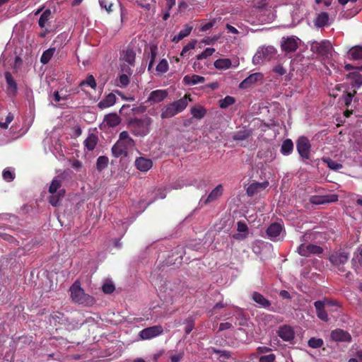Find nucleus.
I'll return each mask as SVG.
<instances>
[{"instance_id": "obj_29", "label": "nucleus", "mask_w": 362, "mask_h": 362, "mask_svg": "<svg viewBox=\"0 0 362 362\" xmlns=\"http://www.w3.org/2000/svg\"><path fill=\"white\" fill-rule=\"evenodd\" d=\"M329 15L326 12L320 13L314 21L315 25L317 28H322L328 25Z\"/></svg>"}, {"instance_id": "obj_34", "label": "nucleus", "mask_w": 362, "mask_h": 362, "mask_svg": "<svg viewBox=\"0 0 362 362\" xmlns=\"http://www.w3.org/2000/svg\"><path fill=\"white\" fill-rule=\"evenodd\" d=\"M293 150V144L291 139H286L284 140L282 143L281 147V153L283 155L287 156L292 153Z\"/></svg>"}, {"instance_id": "obj_53", "label": "nucleus", "mask_w": 362, "mask_h": 362, "mask_svg": "<svg viewBox=\"0 0 362 362\" xmlns=\"http://www.w3.org/2000/svg\"><path fill=\"white\" fill-rule=\"evenodd\" d=\"M136 3L141 8L149 11L151 5L154 1L153 0H135Z\"/></svg>"}, {"instance_id": "obj_25", "label": "nucleus", "mask_w": 362, "mask_h": 362, "mask_svg": "<svg viewBox=\"0 0 362 362\" xmlns=\"http://www.w3.org/2000/svg\"><path fill=\"white\" fill-rule=\"evenodd\" d=\"M252 299L258 304L260 308H267L271 306V302L267 299L262 294L258 292H253Z\"/></svg>"}, {"instance_id": "obj_14", "label": "nucleus", "mask_w": 362, "mask_h": 362, "mask_svg": "<svg viewBox=\"0 0 362 362\" xmlns=\"http://www.w3.org/2000/svg\"><path fill=\"white\" fill-rule=\"evenodd\" d=\"M278 336L284 341H291L295 338V332L293 328L288 325H284L279 327L277 330Z\"/></svg>"}, {"instance_id": "obj_50", "label": "nucleus", "mask_w": 362, "mask_h": 362, "mask_svg": "<svg viewBox=\"0 0 362 362\" xmlns=\"http://www.w3.org/2000/svg\"><path fill=\"white\" fill-rule=\"evenodd\" d=\"M324 161L327 163V166L332 170H337L342 168V165L341 163H339L331 158L324 159Z\"/></svg>"}, {"instance_id": "obj_15", "label": "nucleus", "mask_w": 362, "mask_h": 362, "mask_svg": "<svg viewBox=\"0 0 362 362\" xmlns=\"http://www.w3.org/2000/svg\"><path fill=\"white\" fill-rule=\"evenodd\" d=\"M338 200V197L336 194L319 196L314 195L310 197V202L313 204L319 205L326 203L335 202Z\"/></svg>"}, {"instance_id": "obj_10", "label": "nucleus", "mask_w": 362, "mask_h": 362, "mask_svg": "<svg viewBox=\"0 0 362 362\" xmlns=\"http://www.w3.org/2000/svg\"><path fill=\"white\" fill-rule=\"evenodd\" d=\"M284 230L283 226L279 223H271L266 230L267 235L268 238L272 241H280L283 240L284 235L282 232Z\"/></svg>"}, {"instance_id": "obj_2", "label": "nucleus", "mask_w": 362, "mask_h": 362, "mask_svg": "<svg viewBox=\"0 0 362 362\" xmlns=\"http://www.w3.org/2000/svg\"><path fill=\"white\" fill-rule=\"evenodd\" d=\"M190 96L189 94H185L182 98L165 105L161 109L160 117L162 119L170 118L182 112L191 101Z\"/></svg>"}, {"instance_id": "obj_38", "label": "nucleus", "mask_w": 362, "mask_h": 362, "mask_svg": "<svg viewBox=\"0 0 362 362\" xmlns=\"http://www.w3.org/2000/svg\"><path fill=\"white\" fill-rule=\"evenodd\" d=\"M214 66L219 70L229 69L231 66V61L229 59H218L214 62Z\"/></svg>"}, {"instance_id": "obj_43", "label": "nucleus", "mask_w": 362, "mask_h": 362, "mask_svg": "<svg viewBox=\"0 0 362 362\" xmlns=\"http://www.w3.org/2000/svg\"><path fill=\"white\" fill-rule=\"evenodd\" d=\"M235 102V100L232 96H226L223 99L220 100L219 101V105L221 108L226 109L230 105L234 104Z\"/></svg>"}, {"instance_id": "obj_18", "label": "nucleus", "mask_w": 362, "mask_h": 362, "mask_svg": "<svg viewBox=\"0 0 362 362\" xmlns=\"http://www.w3.org/2000/svg\"><path fill=\"white\" fill-rule=\"evenodd\" d=\"M330 337L334 341L349 342L351 341V337L350 334L341 329H336L332 331Z\"/></svg>"}, {"instance_id": "obj_19", "label": "nucleus", "mask_w": 362, "mask_h": 362, "mask_svg": "<svg viewBox=\"0 0 362 362\" xmlns=\"http://www.w3.org/2000/svg\"><path fill=\"white\" fill-rule=\"evenodd\" d=\"M325 302L322 300H317L314 303L317 317L324 322H327L329 320V317L325 309Z\"/></svg>"}, {"instance_id": "obj_62", "label": "nucleus", "mask_w": 362, "mask_h": 362, "mask_svg": "<svg viewBox=\"0 0 362 362\" xmlns=\"http://www.w3.org/2000/svg\"><path fill=\"white\" fill-rule=\"evenodd\" d=\"M215 24V21H211L210 22H208L207 23L202 25L200 30L202 32H206L209 30H210Z\"/></svg>"}, {"instance_id": "obj_48", "label": "nucleus", "mask_w": 362, "mask_h": 362, "mask_svg": "<svg viewBox=\"0 0 362 362\" xmlns=\"http://www.w3.org/2000/svg\"><path fill=\"white\" fill-rule=\"evenodd\" d=\"M62 187V182L59 180H57L56 178L53 179L49 187V192L50 194H54L57 192L58 189H59Z\"/></svg>"}, {"instance_id": "obj_56", "label": "nucleus", "mask_w": 362, "mask_h": 362, "mask_svg": "<svg viewBox=\"0 0 362 362\" xmlns=\"http://www.w3.org/2000/svg\"><path fill=\"white\" fill-rule=\"evenodd\" d=\"M99 4L101 8H105L107 12L112 11L113 4L109 0H99Z\"/></svg>"}, {"instance_id": "obj_52", "label": "nucleus", "mask_w": 362, "mask_h": 362, "mask_svg": "<svg viewBox=\"0 0 362 362\" xmlns=\"http://www.w3.org/2000/svg\"><path fill=\"white\" fill-rule=\"evenodd\" d=\"M151 50V60L148 64V69L150 70L154 64L155 59L157 55V47L156 45H153L150 48Z\"/></svg>"}, {"instance_id": "obj_61", "label": "nucleus", "mask_w": 362, "mask_h": 362, "mask_svg": "<svg viewBox=\"0 0 362 362\" xmlns=\"http://www.w3.org/2000/svg\"><path fill=\"white\" fill-rule=\"evenodd\" d=\"M237 225H238L237 230L239 232H247L248 227L245 223L242 222V221H238Z\"/></svg>"}, {"instance_id": "obj_47", "label": "nucleus", "mask_w": 362, "mask_h": 362, "mask_svg": "<svg viewBox=\"0 0 362 362\" xmlns=\"http://www.w3.org/2000/svg\"><path fill=\"white\" fill-rule=\"evenodd\" d=\"M323 344L324 341L322 339L315 337H311L308 341V346L313 349L320 348Z\"/></svg>"}, {"instance_id": "obj_16", "label": "nucleus", "mask_w": 362, "mask_h": 362, "mask_svg": "<svg viewBox=\"0 0 362 362\" xmlns=\"http://www.w3.org/2000/svg\"><path fill=\"white\" fill-rule=\"evenodd\" d=\"M263 75L261 73L257 72L249 75L245 78L239 85V88L241 89H246L252 86L259 81H262Z\"/></svg>"}, {"instance_id": "obj_4", "label": "nucleus", "mask_w": 362, "mask_h": 362, "mask_svg": "<svg viewBox=\"0 0 362 362\" xmlns=\"http://www.w3.org/2000/svg\"><path fill=\"white\" fill-rule=\"evenodd\" d=\"M71 298L74 303L82 304L86 306L93 305L95 300V298L85 293L81 286V282L76 280L70 287Z\"/></svg>"}, {"instance_id": "obj_12", "label": "nucleus", "mask_w": 362, "mask_h": 362, "mask_svg": "<svg viewBox=\"0 0 362 362\" xmlns=\"http://www.w3.org/2000/svg\"><path fill=\"white\" fill-rule=\"evenodd\" d=\"M298 38L294 36L283 37L281 42V47L286 54L295 52L298 47Z\"/></svg>"}, {"instance_id": "obj_63", "label": "nucleus", "mask_w": 362, "mask_h": 362, "mask_svg": "<svg viewBox=\"0 0 362 362\" xmlns=\"http://www.w3.org/2000/svg\"><path fill=\"white\" fill-rule=\"evenodd\" d=\"M348 362H362V351H357L356 357L351 358Z\"/></svg>"}, {"instance_id": "obj_9", "label": "nucleus", "mask_w": 362, "mask_h": 362, "mask_svg": "<svg viewBox=\"0 0 362 362\" xmlns=\"http://www.w3.org/2000/svg\"><path fill=\"white\" fill-rule=\"evenodd\" d=\"M296 149L300 156L304 160L310 158L311 144L309 139L304 136H300L296 141Z\"/></svg>"}, {"instance_id": "obj_5", "label": "nucleus", "mask_w": 362, "mask_h": 362, "mask_svg": "<svg viewBox=\"0 0 362 362\" xmlns=\"http://www.w3.org/2000/svg\"><path fill=\"white\" fill-rule=\"evenodd\" d=\"M152 123L151 118L144 117L135 118L130 122V127L133 134L136 136H144L149 132V128Z\"/></svg>"}, {"instance_id": "obj_37", "label": "nucleus", "mask_w": 362, "mask_h": 362, "mask_svg": "<svg viewBox=\"0 0 362 362\" xmlns=\"http://www.w3.org/2000/svg\"><path fill=\"white\" fill-rule=\"evenodd\" d=\"M52 18V12L51 10L47 8L41 14L40 19L38 21V25L41 28L45 27L46 24L48 23L49 19Z\"/></svg>"}, {"instance_id": "obj_57", "label": "nucleus", "mask_w": 362, "mask_h": 362, "mask_svg": "<svg viewBox=\"0 0 362 362\" xmlns=\"http://www.w3.org/2000/svg\"><path fill=\"white\" fill-rule=\"evenodd\" d=\"M3 177L7 182H11L15 178L14 174L8 169H5L3 171Z\"/></svg>"}, {"instance_id": "obj_30", "label": "nucleus", "mask_w": 362, "mask_h": 362, "mask_svg": "<svg viewBox=\"0 0 362 362\" xmlns=\"http://www.w3.org/2000/svg\"><path fill=\"white\" fill-rule=\"evenodd\" d=\"M190 112L192 117L197 119H201L204 118L206 114V109L200 105L192 107Z\"/></svg>"}, {"instance_id": "obj_36", "label": "nucleus", "mask_w": 362, "mask_h": 362, "mask_svg": "<svg viewBox=\"0 0 362 362\" xmlns=\"http://www.w3.org/2000/svg\"><path fill=\"white\" fill-rule=\"evenodd\" d=\"M348 54L349 57L351 59H362V46H355L351 48Z\"/></svg>"}, {"instance_id": "obj_58", "label": "nucleus", "mask_w": 362, "mask_h": 362, "mask_svg": "<svg viewBox=\"0 0 362 362\" xmlns=\"http://www.w3.org/2000/svg\"><path fill=\"white\" fill-rule=\"evenodd\" d=\"M214 353L218 354L220 358H223L224 359H229L231 357V354L228 351L214 350Z\"/></svg>"}, {"instance_id": "obj_11", "label": "nucleus", "mask_w": 362, "mask_h": 362, "mask_svg": "<svg viewBox=\"0 0 362 362\" xmlns=\"http://www.w3.org/2000/svg\"><path fill=\"white\" fill-rule=\"evenodd\" d=\"M297 252L300 256L309 257L310 255H320L323 252V249L320 246L313 244H300Z\"/></svg>"}, {"instance_id": "obj_27", "label": "nucleus", "mask_w": 362, "mask_h": 362, "mask_svg": "<svg viewBox=\"0 0 362 362\" xmlns=\"http://www.w3.org/2000/svg\"><path fill=\"white\" fill-rule=\"evenodd\" d=\"M5 79L7 83V89L9 92L16 95L18 90L17 83L13 78L11 74L9 71H6L4 74Z\"/></svg>"}, {"instance_id": "obj_64", "label": "nucleus", "mask_w": 362, "mask_h": 362, "mask_svg": "<svg viewBox=\"0 0 362 362\" xmlns=\"http://www.w3.org/2000/svg\"><path fill=\"white\" fill-rule=\"evenodd\" d=\"M184 354L179 353L177 354H175L170 356L171 362H180L181 359L183 358Z\"/></svg>"}, {"instance_id": "obj_23", "label": "nucleus", "mask_w": 362, "mask_h": 362, "mask_svg": "<svg viewBox=\"0 0 362 362\" xmlns=\"http://www.w3.org/2000/svg\"><path fill=\"white\" fill-rule=\"evenodd\" d=\"M49 321L51 325H57V324L65 325L67 322V319L64 313L56 311L49 315Z\"/></svg>"}, {"instance_id": "obj_45", "label": "nucleus", "mask_w": 362, "mask_h": 362, "mask_svg": "<svg viewBox=\"0 0 362 362\" xmlns=\"http://www.w3.org/2000/svg\"><path fill=\"white\" fill-rule=\"evenodd\" d=\"M156 71L159 74H163L168 71V62L165 59H163L160 61L158 64L156 66Z\"/></svg>"}, {"instance_id": "obj_41", "label": "nucleus", "mask_w": 362, "mask_h": 362, "mask_svg": "<svg viewBox=\"0 0 362 362\" xmlns=\"http://www.w3.org/2000/svg\"><path fill=\"white\" fill-rule=\"evenodd\" d=\"M234 316L238 322L237 324L239 326H244L246 325L247 318H246L245 313H243V311L242 310L238 309L235 311Z\"/></svg>"}, {"instance_id": "obj_24", "label": "nucleus", "mask_w": 362, "mask_h": 362, "mask_svg": "<svg viewBox=\"0 0 362 362\" xmlns=\"http://www.w3.org/2000/svg\"><path fill=\"white\" fill-rule=\"evenodd\" d=\"M116 99L115 95L110 93L101 100L97 105L99 109L103 110L112 106L116 103Z\"/></svg>"}, {"instance_id": "obj_35", "label": "nucleus", "mask_w": 362, "mask_h": 362, "mask_svg": "<svg viewBox=\"0 0 362 362\" xmlns=\"http://www.w3.org/2000/svg\"><path fill=\"white\" fill-rule=\"evenodd\" d=\"M56 51V47H51L47 50L44 51L41 57H40V62L42 64H47L52 57H53L54 52Z\"/></svg>"}, {"instance_id": "obj_33", "label": "nucleus", "mask_w": 362, "mask_h": 362, "mask_svg": "<svg viewBox=\"0 0 362 362\" xmlns=\"http://www.w3.org/2000/svg\"><path fill=\"white\" fill-rule=\"evenodd\" d=\"M351 81V86L354 90L359 88L362 86V75L358 72H352L349 75Z\"/></svg>"}, {"instance_id": "obj_39", "label": "nucleus", "mask_w": 362, "mask_h": 362, "mask_svg": "<svg viewBox=\"0 0 362 362\" xmlns=\"http://www.w3.org/2000/svg\"><path fill=\"white\" fill-rule=\"evenodd\" d=\"M109 159L107 156H100L98 158L96 161V168L99 172H101L107 167Z\"/></svg>"}, {"instance_id": "obj_51", "label": "nucleus", "mask_w": 362, "mask_h": 362, "mask_svg": "<svg viewBox=\"0 0 362 362\" xmlns=\"http://www.w3.org/2000/svg\"><path fill=\"white\" fill-rule=\"evenodd\" d=\"M356 93V90H353L352 92H347L345 94H343L342 98L345 105L349 106L351 104L352 99Z\"/></svg>"}, {"instance_id": "obj_44", "label": "nucleus", "mask_w": 362, "mask_h": 362, "mask_svg": "<svg viewBox=\"0 0 362 362\" xmlns=\"http://www.w3.org/2000/svg\"><path fill=\"white\" fill-rule=\"evenodd\" d=\"M64 193H65L64 190L62 189V190H59L57 194H53V195H52L49 197V203L52 206H57L59 204L60 199L64 197Z\"/></svg>"}, {"instance_id": "obj_3", "label": "nucleus", "mask_w": 362, "mask_h": 362, "mask_svg": "<svg viewBox=\"0 0 362 362\" xmlns=\"http://www.w3.org/2000/svg\"><path fill=\"white\" fill-rule=\"evenodd\" d=\"M119 59L122 62L120 65L121 71L132 74V68L136 64V50L132 44L121 51Z\"/></svg>"}, {"instance_id": "obj_17", "label": "nucleus", "mask_w": 362, "mask_h": 362, "mask_svg": "<svg viewBox=\"0 0 362 362\" xmlns=\"http://www.w3.org/2000/svg\"><path fill=\"white\" fill-rule=\"evenodd\" d=\"M223 192V188L222 185H217L208 195V197L205 199H201L200 204L202 206L206 205L211 202H214L218 198H219Z\"/></svg>"}, {"instance_id": "obj_60", "label": "nucleus", "mask_w": 362, "mask_h": 362, "mask_svg": "<svg viewBox=\"0 0 362 362\" xmlns=\"http://www.w3.org/2000/svg\"><path fill=\"white\" fill-rule=\"evenodd\" d=\"M273 71L279 76H283L286 73V70L281 64L275 66L273 68Z\"/></svg>"}, {"instance_id": "obj_59", "label": "nucleus", "mask_w": 362, "mask_h": 362, "mask_svg": "<svg viewBox=\"0 0 362 362\" xmlns=\"http://www.w3.org/2000/svg\"><path fill=\"white\" fill-rule=\"evenodd\" d=\"M275 358L276 356L273 354L264 355L259 358V362H274Z\"/></svg>"}, {"instance_id": "obj_26", "label": "nucleus", "mask_w": 362, "mask_h": 362, "mask_svg": "<svg viewBox=\"0 0 362 362\" xmlns=\"http://www.w3.org/2000/svg\"><path fill=\"white\" fill-rule=\"evenodd\" d=\"M103 122L110 127H115L121 123V118L117 113H110L105 116Z\"/></svg>"}, {"instance_id": "obj_28", "label": "nucleus", "mask_w": 362, "mask_h": 362, "mask_svg": "<svg viewBox=\"0 0 362 362\" xmlns=\"http://www.w3.org/2000/svg\"><path fill=\"white\" fill-rule=\"evenodd\" d=\"M205 81V78L199 75H186L183 78V82L187 85L194 86L198 83H203Z\"/></svg>"}, {"instance_id": "obj_8", "label": "nucleus", "mask_w": 362, "mask_h": 362, "mask_svg": "<svg viewBox=\"0 0 362 362\" xmlns=\"http://www.w3.org/2000/svg\"><path fill=\"white\" fill-rule=\"evenodd\" d=\"M349 258V252L339 250L331 254L329 257V260L339 272H344L345 271L344 265L347 262Z\"/></svg>"}, {"instance_id": "obj_7", "label": "nucleus", "mask_w": 362, "mask_h": 362, "mask_svg": "<svg viewBox=\"0 0 362 362\" xmlns=\"http://www.w3.org/2000/svg\"><path fill=\"white\" fill-rule=\"evenodd\" d=\"M276 54V49L273 46L262 47L258 49L252 58L255 64H259L272 60Z\"/></svg>"}, {"instance_id": "obj_20", "label": "nucleus", "mask_w": 362, "mask_h": 362, "mask_svg": "<svg viewBox=\"0 0 362 362\" xmlns=\"http://www.w3.org/2000/svg\"><path fill=\"white\" fill-rule=\"evenodd\" d=\"M153 162L151 159L145 158L144 157L137 158L135 160L136 168L141 171L146 172L151 168Z\"/></svg>"}, {"instance_id": "obj_13", "label": "nucleus", "mask_w": 362, "mask_h": 362, "mask_svg": "<svg viewBox=\"0 0 362 362\" xmlns=\"http://www.w3.org/2000/svg\"><path fill=\"white\" fill-rule=\"evenodd\" d=\"M163 332V329L161 325H155L142 329L139 336L142 339H150L161 334Z\"/></svg>"}, {"instance_id": "obj_6", "label": "nucleus", "mask_w": 362, "mask_h": 362, "mask_svg": "<svg viewBox=\"0 0 362 362\" xmlns=\"http://www.w3.org/2000/svg\"><path fill=\"white\" fill-rule=\"evenodd\" d=\"M310 50L313 53L320 55L323 59H329L332 57L333 47L329 40H323L322 42L314 41L310 45Z\"/></svg>"}, {"instance_id": "obj_1", "label": "nucleus", "mask_w": 362, "mask_h": 362, "mask_svg": "<svg viewBox=\"0 0 362 362\" xmlns=\"http://www.w3.org/2000/svg\"><path fill=\"white\" fill-rule=\"evenodd\" d=\"M135 142L129 136L127 131L122 132L119 135V139L112 147V153L116 157L127 156L128 152L133 150Z\"/></svg>"}, {"instance_id": "obj_46", "label": "nucleus", "mask_w": 362, "mask_h": 362, "mask_svg": "<svg viewBox=\"0 0 362 362\" xmlns=\"http://www.w3.org/2000/svg\"><path fill=\"white\" fill-rule=\"evenodd\" d=\"M184 324H185V334H189L194 328V320L192 317H188L185 320Z\"/></svg>"}, {"instance_id": "obj_49", "label": "nucleus", "mask_w": 362, "mask_h": 362, "mask_svg": "<svg viewBox=\"0 0 362 362\" xmlns=\"http://www.w3.org/2000/svg\"><path fill=\"white\" fill-rule=\"evenodd\" d=\"M115 290V285L111 281H106L102 286V291L105 294H111Z\"/></svg>"}, {"instance_id": "obj_32", "label": "nucleus", "mask_w": 362, "mask_h": 362, "mask_svg": "<svg viewBox=\"0 0 362 362\" xmlns=\"http://www.w3.org/2000/svg\"><path fill=\"white\" fill-rule=\"evenodd\" d=\"M192 30V26L189 25H185L183 29H182L177 35H175L173 42L177 43L179 41L188 36Z\"/></svg>"}, {"instance_id": "obj_31", "label": "nucleus", "mask_w": 362, "mask_h": 362, "mask_svg": "<svg viewBox=\"0 0 362 362\" xmlns=\"http://www.w3.org/2000/svg\"><path fill=\"white\" fill-rule=\"evenodd\" d=\"M98 141V138L97 135L94 134H89L83 142L85 148L90 151L94 150L97 145Z\"/></svg>"}, {"instance_id": "obj_40", "label": "nucleus", "mask_w": 362, "mask_h": 362, "mask_svg": "<svg viewBox=\"0 0 362 362\" xmlns=\"http://www.w3.org/2000/svg\"><path fill=\"white\" fill-rule=\"evenodd\" d=\"M83 86H90L93 89H95V88L97 86V83H96L95 78L93 77V76L92 74H88L86 76V78L85 80L82 81L79 83V86L81 87Z\"/></svg>"}, {"instance_id": "obj_22", "label": "nucleus", "mask_w": 362, "mask_h": 362, "mask_svg": "<svg viewBox=\"0 0 362 362\" xmlns=\"http://www.w3.org/2000/svg\"><path fill=\"white\" fill-rule=\"evenodd\" d=\"M167 96L168 92L165 90H156L150 93L148 100L158 103L163 101Z\"/></svg>"}, {"instance_id": "obj_54", "label": "nucleus", "mask_w": 362, "mask_h": 362, "mask_svg": "<svg viewBox=\"0 0 362 362\" xmlns=\"http://www.w3.org/2000/svg\"><path fill=\"white\" fill-rule=\"evenodd\" d=\"M131 74H128L127 73H123L122 75H120L119 78V83H120V86L121 87H126L129 85L130 81H129V76H130Z\"/></svg>"}, {"instance_id": "obj_55", "label": "nucleus", "mask_w": 362, "mask_h": 362, "mask_svg": "<svg viewBox=\"0 0 362 362\" xmlns=\"http://www.w3.org/2000/svg\"><path fill=\"white\" fill-rule=\"evenodd\" d=\"M196 43H197V41L196 40H192V41H190L187 45H185L183 48H182V50L180 53V55L182 57H184L185 56L186 53L190 50V49H193L195 48V45H196Z\"/></svg>"}, {"instance_id": "obj_21", "label": "nucleus", "mask_w": 362, "mask_h": 362, "mask_svg": "<svg viewBox=\"0 0 362 362\" xmlns=\"http://www.w3.org/2000/svg\"><path fill=\"white\" fill-rule=\"evenodd\" d=\"M268 185V182H253L250 184L246 190L247 194L249 197H252L257 194L261 189H265Z\"/></svg>"}, {"instance_id": "obj_42", "label": "nucleus", "mask_w": 362, "mask_h": 362, "mask_svg": "<svg viewBox=\"0 0 362 362\" xmlns=\"http://www.w3.org/2000/svg\"><path fill=\"white\" fill-rule=\"evenodd\" d=\"M251 133L248 130H240L234 134L233 139L235 141H243L247 139Z\"/></svg>"}]
</instances>
